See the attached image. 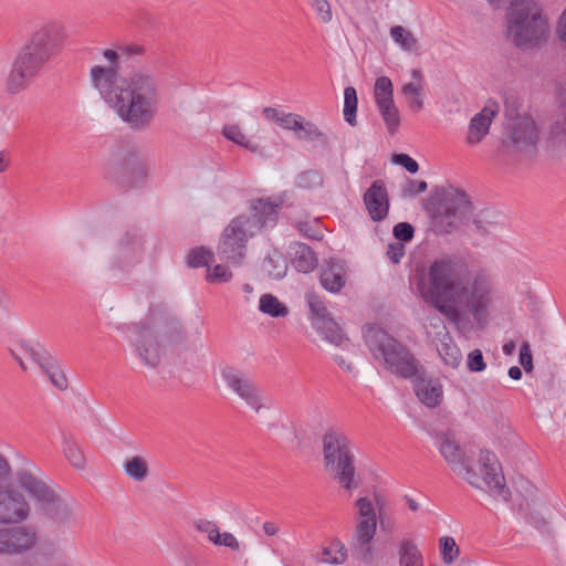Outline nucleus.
<instances>
[{
	"label": "nucleus",
	"mask_w": 566,
	"mask_h": 566,
	"mask_svg": "<svg viewBox=\"0 0 566 566\" xmlns=\"http://www.w3.org/2000/svg\"><path fill=\"white\" fill-rule=\"evenodd\" d=\"M263 531L269 536H275L279 533V526L274 522H265L263 523Z\"/></svg>",
	"instance_id": "nucleus-64"
},
{
	"label": "nucleus",
	"mask_w": 566,
	"mask_h": 566,
	"mask_svg": "<svg viewBox=\"0 0 566 566\" xmlns=\"http://www.w3.org/2000/svg\"><path fill=\"white\" fill-rule=\"evenodd\" d=\"M428 185L424 180H408L403 188L405 196H417L424 192Z\"/></svg>",
	"instance_id": "nucleus-58"
},
{
	"label": "nucleus",
	"mask_w": 566,
	"mask_h": 566,
	"mask_svg": "<svg viewBox=\"0 0 566 566\" xmlns=\"http://www.w3.org/2000/svg\"><path fill=\"white\" fill-rule=\"evenodd\" d=\"M293 265L298 272L308 273L317 265L315 252L306 244L295 242L292 247Z\"/></svg>",
	"instance_id": "nucleus-27"
},
{
	"label": "nucleus",
	"mask_w": 566,
	"mask_h": 566,
	"mask_svg": "<svg viewBox=\"0 0 566 566\" xmlns=\"http://www.w3.org/2000/svg\"><path fill=\"white\" fill-rule=\"evenodd\" d=\"M263 115L270 119V120H273L275 122L276 124H279L280 122V118L282 116V113L279 112L276 108H273V107H265L263 109Z\"/></svg>",
	"instance_id": "nucleus-63"
},
{
	"label": "nucleus",
	"mask_w": 566,
	"mask_h": 566,
	"mask_svg": "<svg viewBox=\"0 0 566 566\" xmlns=\"http://www.w3.org/2000/svg\"><path fill=\"white\" fill-rule=\"evenodd\" d=\"M144 253V241L137 228H130L118 234L115 244L116 266L129 268L138 263Z\"/></svg>",
	"instance_id": "nucleus-18"
},
{
	"label": "nucleus",
	"mask_w": 566,
	"mask_h": 566,
	"mask_svg": "<svg viewBox=\"0 0 566 566\" xmlns=\"http://www.w3.org/2000/svg\"><path fill=\"white\" fill-rule=\"evenodd\" d=\"M295 227L303 235L310 239L321 240L323 238L322 224L317 218L296 220Z\"/></svg>",
	"instance_id": "nucleus-40"
},
{
	"label": "nucleus",
	"mask_w": 566,
	"mask_h": 566,
	"mask_svg": "<svg viewBox=\"0 0 566 566\" xmlns=\"http://www.w3.org/2000/svg\"><path fill=\"white\" fill-rule=\"evenodd\" d=\"M335 554L333 557H322L323 563L340 565L344 564L347 559V548L346 546L339 542L335 541L334 543Z\"/></svg>",
	"instance_id": "nucleus-49"
},
{
	"label": "nucleus",
	"mask_w": 566,
	"mask_h": 566,
	"mask_svg": "<svg viewBox=\"0 0 566 566\" xmlns=\"http://www.w3.org/2000/svg\"><path fill=\"white\" fill-rule=\"evenodd\" d=\"M399 566H424L423 557L412 539L403 538L398 546Z\"/></svg>",
	"instance_id": "nucleus-28"
},
{
	"label": "nucleus",
	"mask_w": 566,
	"mask_h": 566,
	"mask_svg": "<svg viewBox=\"0 0 566 566\" xmlns=\"http://www.w3.org/2000/svg\"><path fill=\"white\" fill-rule=\"evenodd\" d=\"M365 342L375 358H381L391 373L411 378L418 376L421 366L406 346L381 328H370Z\"/></svg>",
	"instance_id": "nucleus-9"
},
{
	"label": "nucleus",
	"mask_w": 566,
	"mask_h": 566,
	"mask_svg": "<svg viewBox=\"0 0 566 566\" xmlns=\"http://www.w3.org/2000/svg\"><path fill=\"white\" fill-rule=\"evenodd\" d=\"M356 505L361 520L353 535L352 549L359 560L369 564L374 558L370 543L376 534V513L371 501L367 497H359Z\"/></svg>",
	"instance_id": "nucleus-14"
},
{
	"label": "nucleus",
	"mask_w": 566,
	"mask_h": 566,
	"mask_svg": "<svg viewBox=\"0 0 566 566\" xmlns=\"http://www.w3.org/2000/svg\"><path fill=\"white\" fill-rule=\"evenodd\" d=\"M212 259L213 254L210 250H207L203 247H199L189 251L187 255V264L190 268H200L203 265L209 266Z\"/></svg>",
	"instance_id": "nucleus-43"
},
{
	"label": "nucleus",
	"mask_w": 566,
	"mask_h": 566,
	"mask_svg": "<svg viewBox=\"0 0 566 566\" xmlns=\"http://www.w3.org/2000/svg\"><path fill=\"white\" fill-rule=\"evenodd\" d=\"M390 36L406 52H416L419 49L418 40L413 33L401 25L392 27Z\"/></svg>",
	"instance_id": "nucleus-35"
},
{
	"label": "nucleus",
	"mask_w": 566,
	"mask_h": 566,
	"mask_svg": "<svg viewBox=\"0 0 566 566\" xmlns=\"http://www.w3.org/2000/svg\"><path fill=\"white\" fill-rule=\"evenodd\" d=\"M439 451L452 471L471 486L503 501L510 500L511 491L506 486L502 467L493 452L481 450L479 453V467L484 468L486 472V475L482 476L475 472L469 458L451 436L443 434L440 438Z\"/></svg>",
	"instance_id": "nucleus-4"
},
{
	"label": "nucleus",
	"mask_w": 566,
	"mask_h": 566,
	"mask_svg": "<svg viewBox=\"0 0 566 566\" xmlns=\"http://www.w3.org/2000/svg\"><path fill=\"white\" fill-rule=\"evenodd\" d=\"M280 205L273 203L265 199H259L252 205L250 216H244L248 224L254 226L253 234L263 228H272L275 226L279 217Z\"/></svg>",
	"instance_id": "nucleus-21"
},
{
	"label": "nucleus",
	"mask_w": 566,
	"mask_h": 566,
	"mask_svg": "<svg viewBox=\"0 0 566 566\" xmlns=\"http://www.w3.org/2000/svg\"><path fill=\"white\" fill-rule=\"evenodd\" d=\"M12 482V468L9 460L0 453V490L10 486Z\"/></svg>",
	"instance_id": "nucleus-51"
},
{
	"label": "nucleus",
	"mask_w": 566,
	"mask_h": 566,
	"mask_svg": "<svg viewBox=\"0 0 566 566\" xmlns=\"http://www.w3.org/2000/svg\"><path fill=\"white\" fill-rule=\"evenodd\" d=\"M148 166L135 146L118 147L108 164L109 175L130 187L143 184L148 177Z\"/></svg>",
	"instance_id": "nucleus-12"
},
{
	"label": "nucleus",
	"mask_w": 566,
	"mask_h": 566,
	"mask_svg": "<svg viewBox=\"0 0 566 566\" xmlns=\"http://www.w3.org/2000/svg\"><path fill=\"white\" fill-rule=\"evenodd\" d=\"M40 537L33 525L23 523L0 527V556L24 555L36 548Z\"/></svg>",
	"instance_id": "nucleus-15"
},
{
	"label": "nucleus",
	"mask_w": 566,
	"mask_h": 566,
	"mask_svg": "<svg viewBox=\"0 0 566 566\" xmlns=\"http://www.w3.org/2000/svg\"><path fill=\"white\" fill-rule=\"evenodd\" d=\"M520 364L523 366L526 373L532 371L533 369V358L530 344L527 342L523 343L520 349Z\"/></svg>",
	"instance_id": "nucleus-57"
},
{
	"label": "nucleus",
	"mask_w": 566,
	"mask_h": 566,
	"mask_svg": "<svg viewBox=\"0 0 566 566\" xmlns=\"http://www.w3.org/2000/svg\"><path fill=\"white\" fill-rule=\"evenodd\" d=\"M402 93L406 96H417L421 95V87L413 84V83H407L402 86Z\"/></svg>",
	"instance_id": "nucleus-62"
},
{
	"label": "nucleus",
	"mask_w": 566,
	"mask_h": 566,
	"mask_svg": "<svg viewBox=\"0 0 566 566\" xmlns=\"http://www.w3.org/2000/svg\"><path fill=\"white\" fill-rule=\"evenodd\" d=\"M123 469L126 475L136 482H143L149 475L148 462L140 455L127 458L123 463Z\"/></svg>",
	"instance_id": "nucleus-29"
},
{
	"label": "nucleus",
	"mask_w": 566,
	"mask_h": 566,
	"mask_svg": "<svg viewBox=\"0 0 566 566\" xmlns=\"http://www.w3.org/2000/svg\"><path fill=\"white\" fill-rule=\"evenodd\" d=\"M357 93L355 87L347 86L344 90V118L350 126L357 125L356 112H357Z\"/></svg>",
	"instance_id": "nucleus-37"
},
{
	"label": "nucleus",
	"mask_w": 566,
	"mask_h": 566,
	"mask_svg": "<svg viewBox=\"0 0 566 566\" xmlns=\"http://www.w3.org/2000/svg\"><path fill=\"white\" fill-rule=\"evenodd\" d=\"M259 310L272 317H285L289 314V307L280 302V300L272 294H263L259 302Z\"/></svg>",
	"instance_id": "nucleus-34"
},
{
	"label": "nucleus",
	"mask_w": 566,
	"mask_h": 566,
	"mask_svg": "<svg viewBox=\"0 0 566 566\" xmlns=\"http://www.w3.org/2000/svg\"><path fill=\"white\" fill-rule=\"evenodd\" d=\"M31 513V504L21 491L11 485L0 490V525L24 523Z\"/></svg>",
	"instance_id": "nucleus-17"
},
{
	"label": "nucleus",
	"mask_w": 566,
	"mask_h": 566,
	"mask_svg": "<svg viewBox=\"0 0 566 566\" xmlns=\"http://www.w3.org/2000/svg\"><path fill=\"white\" fill-rule=\"evenodd\" d=\"M307 302L310 310L314 315L313 323L315 321L329 317L327 308L325 307L324 303L319 300L318 296H316L315 294H308Z\"/></svg>",
	"instance_id": "nucleus-47"
},
{
	"label": "nucleus",
	"mask_w": 566,
	"mask_h": 566,
	"mask_svg": "<svg viewBox=\"0 0 566 566\" xmlns=\"http://www.w3.org/2000/svg\"><path fill=\"white\" fill-rule=\"evenodd\" d=\"M214 545L228 547L233 552H238L241 548L238 538L229 532H219L218 539L214 541Z\"/></svg>",
	"instance_id": "nucleus-52"
},
{
	"label": "nucleus",
	"mask_w": 566,
	"mask_h": 566,
	"mask_svg": "<svg viewBox=\"0 0 566 566\" xmlns=\"http://www.w3.org/2000/svg\"><path fill=\"white\" fill-rule=\"evenodd\" d=\"M464 260L446 254L433 260L418 280L423 301L436 307L450 322L460 324L469 317L482 325L491 304V281L484 273L468 279Z\"/></svg>",
	"instance_id": "nucleus-1"
},
{
	"label": "nucleus",
	"mask_w": 566,
	"mask_h": 566,
	"mask_svg": "<svg viewBox=\"0 0 566 566\" xmlns=\"http://www.w3.org/2000/svg\"><path fill=\"white\" fill-rule=\"evenodd\" d=\"M317 332L331 344L348 348L350 346L349 338L343 333L342 327L331 316L314 322Z\"/></svg>",
	"instance_id": "nucleus-24"
},
{
	"label": "nucleus",
	"mask_w": 566,
	"mask_h": 566,
	"mask_svg": "<svg viewBox=\"0 0 566 566\" xmlns=\"http://www.w3.org/2000/svg\"><path fill=\"white\" fill-rule=\"evenodd\" d=\"M232 277V273L224 265L218 264L213 268L212 272L208 273L207 280L209 282H228Z\"/></svg>",
	"instance_id": "nucleus-53"
},
{
	"label": "nucleus",
	"mask_w": 566,
	"mask_h": 566,
	"mask_svg": "<svg viewBox=\"0 0 566 566\" xmlns=\"http://www.w3.org/2000/svg\"><path fill=\"white\" fill-rule=\"evenodd\" d=\"M437 350L446 365L452 368H457L460 365L462 360L461 352L459 347L448 336V333H446L444 339L441 340V344L438 346Z\"/></svg>",
	"instance_id": "nucleus-33"
},
{
	"label": "nucleus",
	"mask_w": 566,
	"mask_h": 566,
	"mask_svg": "<svg viewBox=\"0 0 566 566\" xmlns=\"http://www.w3.org/2000/svg\"><path fill=\"white\" fill-rule=\"evenodd\" d=\"M262 271L273 280L282 279L287 271V263L280 252H273L264 258L262 262Z\"/></svg>",
	"instance_id": "nucleus-30"
},
{
	"label": "nucleus",
	"mask_w": 566,
	"mask_h": 566,
	"mask_svg": "<svg viewBox=\"0 0 566 566\" xmlns=\"http://www.w3.org/2000/svg\"><path fill=\"white\" fill-rule=\"evenodd\" d=\"M224 384L253 411L260 412L265 407L263 397L256 384L245 373L233 367H226L221 371Z\"/></svg>",
	"instance_id": "nucleus-16"
},
{
	"label": "nucleus",
	"mask_w": 566,
	"mask_h": 566,
	"mask_svg": "<svg viewBox=\"0 0 566 566\" xmlns=\"http://www.w3.org/2000/svg\"><path fill=\"white\" fill-rule=\"evenodd\" d=\"M556 33L562 41H566V8L562 12L558 21H557V28Z\"/></svg>",
	"instance_id": "nucleus-60"
},
{
	"label": "nucleus",
	"mask_w": 566,
	"mask_h": 566,
	"mask_svg": "<svg viewBox=\"0 0 566 566\" xmlns=\"http://www.w3.org/2000/svg\"><path fill=\"white\" fill-rule=\"evenodd\" d=\"M392 233L399 242H409L413 239L415 228L408 222H399L394 227Z\"/></svg>",
	"instance_id": "nucleus-48"
},
{
	"label": "nucleus",
	"mask_w": 566,
	"mask_h": 566,
	"mask_svg": "<svg viewBox=\"0 0 566 566\" xmlns=\"http://www.w3.org/2000/svg\"><path fill=\"white\" fill-rule=\"evenodd\" d=\"M374 96L376 104L394 99L392 83L389 77L380 76L376 80Z\"/></svg>",
	"instance_id": "nucleus-42"
},
{
	"label": "nucleus",
	"mask_w": 566,
	"mask_h": 566,
	"mask_svg": "<svg viewBox=\"0 0 566 566\" xmlns=\"http://www.w3.org/2000/svg\"><path fill=\"white\" fill-rule=\"evenodd\" d=\"M193 527L197 532L206 534L211 543L214 544V541L218 539L219 527L216 522L206 518H198L193 521Z\"/></svg>",
	"instance_id": "nucleus-46"
},
{
	"label": "nucleus",
	"mask_w": 566,
	"mask_h": 566,
	"mask_svg": "<svg viewBox=\"0 0 566 566\" xmlns=\"http://www.w3.org/2000/svg\"><path fill=\"white\" fill-rule=\"evenodd\" d=\"M313 7L324 23L332 20V10L327 0H313Z\"/></svg>",
	"instance_id": "nucleus-56"
},
{
	"label": "nucleus",
	"mask_w": 566,
	"mask_h": 566,
	"mask_svg": "<svg viewBox=\"0 0 566 566\" xmlns=\"http://www.w3.org/2000/svg\"><path fill=\"white\" fill-rule=\"evenodd\" d=\"M394 163L401 165L410 174H416L419 170L418 163L407 154L394 155Z\"/></svg>",
	"instance_id": "nucleus-54"
},
{
	"label": "nucleus",
	"mask_w": 566,
	"mask_h": 566,
	"mask_svg": "<svg viewBox=\"0 0 566 566\" xmlns=\"http://www.w3.org/2000/svg\"><path fill=\"white\" fill-rule=\"evenodd\" d=\"M62 40V29L57 23L38 27L14 57L7 77L8 92L18 94L24 91L59 53Z\"/></svg>",
	"instance_id": "nucleus-3"
},
{
	"label": "nucleus",
	"mask_w": 566,
	"mask_h": 566,
	"mask_svg": "<svg viewBox=\"0 0 566 566\" xmlns=\"http://www.w3.org/2000/svg\"><path fill=\"white\" fill-rule=\"evenodd\" d=\"M509 38L518 49H534L544 44L549 35L548 18L537 0H512L507 7Z\"/></svg>",
	"instance_id": "nucleus-6"
},
{
	"label": "nucleus",
	"mask_w": 566,
	"mask_h": 566,
	"mask_svg": "<svg viewBox=\"0 0 566 566\" xmlns=\"http://www.w3.org/2000/svg\"><path fill=\"white\" fill-rule=\"evenodd\" d=\"M303 117L292 113H282L279 125L284 129H290L296 133V129Z\"/></svg>",
	"instance_id": "nucleus-55"
},
{
	"label": "nucleus",
	"mask_w": 566,
	"mask_h": 566,
	"mask_svg": "<svg viewBox=\"0 0 566 566\" xmlns=\"http://www.w3.org/2000/svg\"><path fill=\"white\" fill-rule=\"evenodd\" d=\"M405 255V245L401 242H394L388 245L387 256L395 264L399 263Z\"/></svg>",
	"instance_id": "nucleus-59"
},
{
	"label": "nucleus",
	"mask_w": 566,
	"mask_h": 566,
	"mask_svg": "<svg viewBox=\"0 0 566 566\" xmlns=\"http://www.w3.org/2000/svg\"><path fill=\"white\" fill-rule=\"evenodd\" d=\"M415 392L418 399L427 407L433 408L441 402L442 386L438 379H426L421 377V370L415 376Z\"/></svg>",
	"instance_id": "nucleus-23"
},
{
	"label": "nucleus",
	"mask_w": 566,
	"mask_h": 566,
	"mask_svg": "<svg viewBox=\"0 0 566 566\" xmlns=\"http://www.w3.org/2000/svg\"><path fill=\"white\" fill-rule=\"evenodd\" d=\"M473 224L481 235L495 234L504 228L503 216L490 209L480 211L474 217Z\"/></svg>",
	"instance_id": "nucleus-25"
},
{
	"label": "nucleus",
	"mask_w": 566,
	"mask_h": 566,
	"mask_svg": "<svg viewBox=\"0 0 566 566\" xmlns=\"http://www.w3.org/2000/svg\"><path fill=\"white\" fill-rule=\"evenodd\" d=\"M19 348L24 356H29L34 363L39 365V367L43 366V364H45L46 360L52 356L46 349H44L39 344L32 345L22 342Z\"/></svg>",
	"instance_id": "nucleus-41"
},
{
	"label": "nucleus",
	"mask_w": 566,
	"mask_h": 566,
	"mask_svg": "<svg viewBox=\"0 0 566 566\" xmlns=\"http://www.w3.org/2000/svg\"><path fill=\"white\" fill-rule=\"evenodd\" d=\"M158 337L177 344L184 339L185 333L175 317L160 311H153L145 321L133 327L130 343L135 353L144 365L151 368L158 366L161 359Z\"/></svg>",
	"instance_id": "nucleus-5"
},
{
	"label": "nucleus",
	"mask_w": 566,
	"mask_h": 566,
	"mask_svg": "<svg viewBox=\"0 0 566 566\" xmlns=\"http://www.w3.org/2000/svg\"><path fill=\"white\" fill-rule=\"evenodd\" d=\"M321 285L329 293H339L347 282V270L340 260L329 259L321 270Z\"/></svg>",
	"instance_id": "nucleus-22"
},
{
	"label": "nucleus",
	"mask_w": 566,
	"mask_h": 566,
	"mask_svg": "<svg viewBox=\"0 0 566 566\" xmlns=\"http://www.w3.org/2000/svg\"><path fill=\"white\" fill-rule=\"evenodd\" d=\"M295 135L298 139L317 140L322 145L328 144L326 134L323 133L314 123L306 122L304 118H302Z\"/></svg>",
	"instance_id": "nucleus-36"
},
{
	"label": "nucleus",
	"mask_w": 566,
	"mask_h": 566,
	"mask_svg": "<svg viewBox=\"0 0 566 566\" xmlns=\"http://www.w3.org/2000/svg\"><path fill=\"white\" fill-rule=\"evenodd\" d=\"M379 114L390 135H394L400 126V113L394 99L376 104Z\"/></svg>",
	"instance_id": "nucleus-31"
},
{
	"label": "nucleus",
	"mask_w": 566,
	"mask_h": 566,
	"mask_svg": "<svg viewBox=\"0 0 566 566\" xmlns=\"http://www.w3.org/2000/svg\"><path fill=\"white\" fill-rule=\"evenodd\" d=\"M223 135L235 144L255 151L258 146L252 144L237 125H228L223 128Z\"/></svg>",
	"instance_id": "nucleus-44"
},
{
	"label": "nucleus",
	"mask_w": 566,
	"mask_h": 566,
	"mask_svg": "<svg viewBox=\"0 0 566 566\" xmlns=\"http://www.w3.org/2000/svg\"><path fill=\"white\" fill-rule=\"evenodd\" d=\"M506 114L510 124L507 125L505 146L516 154V157L530 158L534 156L539 140V129L536 122L531 115L520 113L517 108L514 118L509 109Z\"/></svg>",
	"instance_id": "nucleus-11"
},
{
	"label": "nucleus",
	"mask_w": 566,
	"mask_h": 566,
	"mask_svg": "<svg viewBox=\"0 0 566 566\" xmlns=\"http://www.w3.org/2000/svg\"><path fill=\"white\" fill-rule=\"evenodd\" d=\"M363 200L373 221L380 222L386 219L389 212V197L382 180H375L364 193Z\"/></svg>",
	"instance_id": "nucleus-19"
},
{
	"label": "nucleus",
	"mask_w": 566,
	"mask_h": 566,
	"mask_svg": "<svg viewBox=\"0 0 566 566\" xmlns=\"http://www.w3.org/2000/svg\"><path fill=\"white\" fill-rule=\"evenodd\" d=\"M499 113V105L495 102H489L481 112L475 114L470 120L467 143L478 145L489 134L491 123Z\"/></svg>",
	"instance_id": "nucleus-20"
},
{
	"label": "nucleus",
	"mask_w": 566,
	"mask_h": 566,
	"mask_svg": "<svg viewBox=\"0 0 566 566\" xmlns=\"http://www.w3.org/2000/svg\"><path fill=\"white\" fill-rule=\"evenodd\" d=\"M18 482L35 502L42 517L59 527L69 526L74 521V502L61 494L41 474L31 470H20Z\"/></svg>",
	"instance_id": "nucleus-7"
},
{
	"label": "nucleus",
	"mask_w": 566,
	"mask_h": 566,
	"mask_svg": "<svg viewBox=\"0 0 566 566\" xmlns=\"http://www.w3.org/2000/svg\"><path fill=\"white\" fill-rule=\"evenodd\" d=\"M63 452L71 465L77 470L84 469L86 459L83 451L80 449L77 443L72 439H65L63 446Z\"/></svg>",
	"instance_id": "nucleus-38"
},
{
	"label": "nucleus",
	"mask_w": 566,
	"mask_h": 566,
	"mask_svg": "<svg viewBox=\"0 0 566 566\" xmlns=\"http://www.w3.org/2000/svg\"><path fill=\"white\" fill-rule=\"evenodd\" d=\"M295 185L301 189L319 188L323 186V176L315 169L305 170L296 177Z\"/></svg>",
	"instance_id": "nucleus-39"
},
{
	"label": "nucleus",
	"mask_w": 566,
	"mask_h": 566,
	"mask_svg": "<svg viewBox=\"0 0 566 566\" xmlns=\"http://www.w3.org/2000/svg\"><path fill=\"white\" fill-rule=\"evenodd\" d=\"M467 365L470 371L480 373L485 369L486 364L480 349H473L468 355Z\"/></svg>",
	"instance_id": "nucleus-50"
},
{
	"label": "nucleus",
	"mask_w": 566,
	"mask_h": 566,
	"mask_svg": "<svg viewBox=\"0 0 566 566\" xmlns=\"http://www.w3.org/2000/svg\"><path fill=\"white\" fill-rule=\"evenodd\" d=\"M333 358H334L335 363L342 369H344L347 373H353V370H354L353 364L349 360H347L344 356H342V355H334Z\"/></svg>",
	"instance_id": "nucleus-61"
},
{
	"label": "nucleus",
	"mask_w": 566,
	"mask_h": 566,
	"mask_svg": "<svg viewBox=\"0 0 566 566\" xmlns=\"http://www.w3.org/2000/svg\"><path fill=\"white\" fill-rule=\"evenodd\" d=\"M547 143L553 148L566 147V104L553 116Z\"/></svg>",
	"instance_id": "nucleus-26"
},
{
	"label": "nucleus",
	"mask_w": 566,
	"mask_h": 566,
	"mask_svg": "<svg viewBox=\"0 0 566 566\" xmlns=\"http://www.w3.org/2000/svg\"><path fill=\"white\" fill-rule=\"evenodd\" d=\"M323 461L326 472L344 490L359 486L356 478L355 454L349 438L338 429L328 428L323 437Z\"/></svg>",
	"instance_id": "nucleus-8"
},
{
	"label": "nucleus",
	"mask_w": 566,
	"mask_h": 566,
	"mask_svg": "<svg viewBox=\"0 0 566 566\" xmlns=\"http://www.w3.org/2000/svg\"><path fill=\"white\" fill-rule=\"evenodd\" d=\"M440 549H441L442 559L446 564L453 563L460 554V551L455 544V541L452 537H448V536L440 538Z\"/></svg>",
	"instance_id": "nucleus-45"
},
{
	"label": "nucleus",
	"mask_w": 566,
	"mask_h": 566,
	"mask_svg": "<svg viewBox=\"0 0 566 566\" xmlns=\"http://www.w3.org/2000/svg\"><path fill=\"white\" fill-rule=\"evenodd\" d=\"M472 203L465 191L452 186L442 190L432 217L434 231L449 234L469 220Z\"/></svg>",
	"instance_id": "nucleus-10"
},
{
	"label": "nucleus",
	"mask_w": 566,
	"mask_h": 566,
	"mask_svg": "<svg viewBox=\"0 0 566 566\" xmlns=\"http://www.w3.org/2000/svg\"><path fill=\"white\" fill-rule=\"evenodd\" d=\"M243 214L235 217L224 228L220 242L218 244V253L221 259L238 265L245 255L247 242L253 234L254 226L248 224Z\"/></svg>",
	"instance_id": "nucleus-13"
},
{
	"label": "nucleus",
	"mask_w": 566,
	"mask_h": 566,
	"mask_svg": "<svg viewBox=\"0 0 566 566\" xmlns=\"http://www.w3.org/2000/svg\"><path fill=\"white\" fill-rule=\"evenodd\" d=\"M144 46L123 45L117 51L104 50L107 65H94L90 77L104 102L132 128L146 127L153 120L157 99L158 84L155 77L143 70L133 71L127 77L119 73L120 65L142 55Z\"/></svg>",
	"instance_id": "nucleus-2"
},
{
	"label": "nucleus",
	"mask_w": 566,
	"mask_h": 566,
	"mask_svg": "<svg viewBox=\"0 0 566 566\" xmlns=\"http://www.w3.org/2000/svg\"><path fill=\"white\" fill-rule=\"evenodd\" d=\"M49 377L51 384L59 390H65L69 386L67 378L61 368L60 363L51 356L43 366L40 367Z\"/></svg>",
	"instance_id": "nucleus-32"
}]
</instances>
